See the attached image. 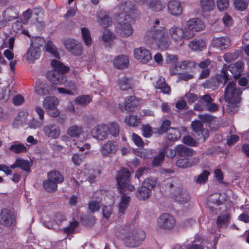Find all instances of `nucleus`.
<instances>
[{"label": "nucleus", "mask_w": 249, "mask_h": 249, "mask_svg": "<svg viewBox=\"0 0 249 249\" xmlns=\"http://www.w3.org/2000/svg\"><path fill=\"white\" fill-rule=\"evenodd\" d=\"M113 66L118 70H124L128 67L129 65V57L125 55H119L113 61Z\"/></svg>", "instance_id": "26"}, {"label": "nucleus", "mask_w": 249, "mask_h": 249, "mask_svg": "<svg viewBox=\"0 0 249 249\" xmlns=\"http://www.w3.org/2000/svg\"><path fill=\"white\" fill-rule=\"evenodd\" d=\"M188 64L187 61L178 62L174 67H170L169 71L171 75H175L178 73V69H184Z\"/></svg>", "instance_id": "45"}, {"label": "nucleus", "mask_w": 249, "mask_h": 249, "mask_svg": "<svg viewBox=\"0 0 249 249\" xmlns=\"http://www.w3.org/2000/svg\"><path fill=\"white\" fill-rule=\"evenodd\" d=\"M136 82L131 77L123 76L117 81V85L121 90H126L131 89L135 86Z\"/></svg>", "instance_id": "28"}, {"label": "nucleus", "mask_w": 249, "mask_h": 249, "mask_svg": "<svg viewBox=\"0 0 249 249\" xmlns=\"http://www.w3.org/2000/svg\"><path fill=\"white\" fill-rule=\"evenodd\" d=\"M135 153L136 155L144 158H150L152 155L153 150L151 149H144L142 151L137 150L135 151Z\"/></svg>", "instance_id": "59"}, {"label": "nucleus", "mask_w": 249, "mask_h": 249, "mask_svg": "<svg viewBox=\"0 0 249 249\" xmlns=\"http://www.w3.org/2000/svg\"><path fill=\"white\" fill-rule=\"evenodd\" d=\"M189 48L194 51H201L206 47L205 42L202 39H194L188 45Z\"/></svg>", "instance_id": "36"}, {"label": "nucleus", "mask_w": 249, "mask_h": 249, "mask_svg": "<svg viewBox=\"0 0 249 249\" xmlns=\"http://www.w3.org/2000/svg\"><path fill=\"white\" fill-rule=\"evenodd\" d=\"M191 127L193 130L197 134L200 139L204 141L209 135V131L207 129H203V124L201 122L196 120L191 123Z\"/></svg>", "instance_id": "24"}, {"label": "nucleus", "mask_w": 249, "mask_h": 249, "mask_svg": "<svg viewBox=\"0 0 249 249\" xmlns=\"http://www.w3.org/2000/svg\"><path fill=\"white\" fill-rule=\"evenodd\" d=\"M48 178L55 183L56 185L58 183H61L64 180L63 176L59 172L57 171H52L49 173L48 174Z\"/></svg>", "instance_id": "44"}, {"label": "nucleus", "mask_w": 249, "mask_h": 249, "mask_svg": "<svg viewBox=\"0 0 249 249\" xmlns=\"http://www.w3.org/2000/svg\"><path fill=\"white\" fill-rule=\"evenodd\" d=\"M64 45L65 48L74 55H80L82 53L81 44L75 39L67 38L64 40Z\"/></svg>", "instance_id": "14"}, {"label": "nucleus", "mask_w": 249, "mask_h": 249, "mask_svg": "<svg viewBox=\"0 0 249 249\" xmlns=\"http://www.w3.org/2000/svg\"><path fill=\"white\" fill-rule=\"evenodd\" d=\"M177 154L180 157L191 156L193 153L192 150L183 145L176 146Z\"/></svg>", "instance_id": "43"}, {"label": "nucleus", "mask_w": 249, "mask_h": 249, "mask_svg": "<svg viewBox=\"0 0 249 249\" xmlns=\"http://www.w3.org/2000/svg\"><path fill=\"white\" fill-rule=\"evenodd\" d=\"M167 8L170 14L175 17L180 16L182 13L181 2L178 0H170L167 3Z\"/></svg>", "instance_id": "23"}, {"label": "nucleus", "mask_w": 249, "mask_h": 249, "mask_svg": "<svg viewBox=\"0 0 249 249\" xmlns=\"http://www.w3.org/2000/svg\"><path fill=\"white\" fill-rule=\"evenodd\" d=\"M145 38L149 47L156 46L161 50L168 49L171 44L166 29L160 25L159 20L155 21L153 26L147 32Z\"/></svg>", "instance_id": "2"}, {"label": "nucleus", "mask_w": 249, "mask_h": 249, "mask_svg": "<svg viewBox=\"0 0 249 249\" xmlns=\"http://www.w3.org/2000/svg\"><path fill=\"white\" fill-rule=\"evenodd\" d=\"M181 137L180 131L177 128H170L168 129V139L172 141H176L179 139Z\"/></svg>", "instance_id": "48"}, {"label": "nucleus", "mask_w": 249, "mask_h": 249, "mask_svg": "<svg viewBox=\"0 0 249 249\" xmlns=\"http://www.w3.org/2000/svg\"><path fill=\"white\" fill-rule=\"evenodd\" d=\"M199 5L203 12H208L214 10L215 3L214 0H199Z\"/></svg>", "instance_id": "35"}, {"label": "nucleus", "mask_w": 249, "mask_h": 249, "mask_svg": "<svg viewBox=\"0 0 249 249\" xmlns=\"http://www.w3.org/2000/svg\"><path fill=\"white\" fill-rule=\"evenodd\" d=\"M155 87L156 89H160L161 91L164 94H170V88L165 83L164 78L160 77L157 80Z\"/></svg>", "instance_id": "38"}, {"label": "nucleus", "mask_w": 249, "mask_h": 249, "mask_svg": "<svg viewBox=\"0 0 249 249\" xmlns=\"http://www.w3.org/2000/svg\"><path fill=\"white\" fill-rule=\"evenodd\" d=\"M81 36L82 38L87 46L91 44L92 39L89 30L85 27L81 28Z\"/></svg>", "instance_id": "49"}, {"label": "nucleus", "mask_w": 249, "mask_h": 249, "mask_svg": "<svg viewBox=\"0 0 249 249\" xmlns=\"http://www.w3.org/2000/svg\"><path fill=\"white\" fill-rule=\"evenodd\" d=\"M3 20L5 21V24L18 17V8L10 7L7 8L2 13Z\"/></svg>", "instance_id": "27"}, {"label": "nucleus", "mask_w": 249, "mask_h": 249, "mask_svg": "<svg viewBox=\"0 0 249 249\" xmlns=\"http://www.w3.org/2000/svg\"><path fill=\"white\" fill-rule=\"evenodd\" d=\"M130 197L127 195L123 194L121 196V201L119 204V213L124 214L128 206Z\"/></svg>", "instance_id": "40"}, {"label": "nucleus", "mask_w": 249, "mask_h": 249, "mask_svg": "<svg viewBox=\"0 0 249 249\" xmlns=\"http://www.w3.org/2000/svg\"><path fill=\"white\" fill-rule=\"evenodd\" d=\"M173 198L180 203H185L190 200V196L187 191L182 187L177 188L172 195Z\"/></svg>", "instance_id": "20"}, {"label": "nucleus", "mask_w": 249, "mask_h": 249, "mask_svg": "<svg viewBox=\"0 0 249 249\" xmlns=\"http://www.w3.org/2000/svg\"><path fill=\"white\" fill-rule=\"evenodd\" d=\"M107 199H110V201L108 202L107 200L106 201V203L105 204V206L102 209V213L104 217L106 218L107 219H109L113 215L112 207L114 201L113 199L111 198L109 196Z\"/></svg>", "instance_id": "33"}, {"label": "nucleus", "mask_w": 249, "mask_h": 249, "mask_svg": "<svg viewBox=\"0 0 249 249\" xmlns=\"http://www.w3.org/2000/svg\"><path fill=\"white\" fill-rule=\"evenodd\" d=\"M9 149L16 154L26 153L27 151V148L24 144L17 142H13Z\"/></svg>", "instance_id": "42"}, {"label": "nucleus", "mask_w": 249, "mask_h": 249, "mask_svg": "<svg viewBox=\"0 0 249 249\" xmlns=\"http://www.w3.org/2000/svg\"><path fill=\"white\" fill-rule=\"evenodd\" d=\"M158 184V180L156 178H146L142 183V185L144 187L149 189L151 192L157 185Z\"/></svg>", "instance_id": "46"}, {"label": "nucleus", "mask_w": 249, "mask_h": 249, "mask_svg": "<svg viewBox=\"0 0 249 249\" xmlns=\"http://www.w3.org/2000/svg\"><path fill=\"white\" fill-rule=\"evenodd\" d=\"M45 41L42 37L39 36L33 37L31 39L30 46H33L34 47H38L43 46L45 44Z\"/></svg>", "instance_id": "54"}, {"label": "nucleus", "mask_w": 249, "mask_h": 249, "mask_svg": "<svg viewBox=\"0 0 249 249\" xmlns=\"http://www.w3.org/2000/svg\"><path fill=\"white\" fill-rule=\"evenodd\" d=\"M229 79V76L227 71L223 68L221 74L216 75L215 78L205 82L203 84V86L204 88L214 89L220 83L224 84Z\"/></svg>", "instance_id": "11"}, {"label": "nucleus", "mask_w": 249, "mask_h": 249, "mask_svg": "<svg viewBox=\"0 0 249 249\" xmlns=\"http://www.w3.org/2000/svg\"><path fill=\"white\" fill-rule=\"evenodd\" d=\"M53 86L46 82L38 81L36 82L34 91L39 96H42L50 94L53 92Z\"/></svg>", "instance_id": "17"}, {"label": "nucleus", "mask_w": 249, "mask_h": 249, "mask_svg": "<svg viewBox=\"0 0 249 249\" xmlns=\"http://www.w3.org/2000/svg\"><path fill=\"white\" fill-rule=\"evenodd\" d=\"M91 101V98L89 95H84L76 97L74 102L81 106H85L89 104Z\"/></svg>", "instance_id": "47"}, {"label": "nucleus", "mask_w": 249, "mask_h": 249, "mask_svg": "<svg viewBox=\"0 0 249 249\" xmlns=\"http://www.w3.org/2000/svg\"><path fill=\"white\" fill-rule=\"evenodd\" d=\"M130 173L126 169L121 170L119 172L116 179L121 193L129 191H133L135 187L129 183Z\"/></svg>", "instance_id": "9"}, {"label": "nucleus", "mask_w": 249, "mask_h": 249, "mask_svg": "<svg viewBox=\"0 0 249 249\" xmlns=\"http://www.w3.org/2000/svg\"><path fill=\"white\" fill-rule=\"evenodd\" d=\"M117 9L116 31L122 37L128 36L132 34L133 29L128 19L134 18L137 7L131 2H125L119 5Z\"/></svg>", "instance_id": "1"}, {"label": "nucleus", "mask_w": 249, "mask_h": 249, "mask_svg": "<svg viewBox=\"0 0 249 249\" xmlns=\"http://www.w3.org/2000/svg\"><path fill=\"white\" fill-rule=\"evenodd\" d=\"M109 127L108 125L101 124L94 126L90 131L92 137L99 141H104L107 138Z\"/></svg>", "instance_id": "13"}, {"label": "nucleus", "mask_w": 249, "mask_h": 249, "mask_svg": "<svg viewBox=\"0 0 249 249\" xmlns=\"http://www.w3.org/2000/svg\"><path fill=\"white\" fill-rule=\"evenodd\" d=\"M51 64L53 70L47 73L49 81L55 85L64 84L67 81L65 73L69 71V68L58 59H53Z\"/></svg>", "instance_id": "6"}, {"label": "nucleus", "mask_w": 249, "mask_h": 249, "mask_svg": "<svg viewBox=\"0 0 249 249\" xmlns=\"http://www.w3.org/2000/svg\"><path fill=\"white\" fill-rule=\"evenodd\" d=\"M59 104V100L55 96H47L42 102L43 107L49 115L53 118L57 117L60 114V112L57 108Z\"/></svg>", "instance_id": "8"}, {"label": "nucleus", "mask_w": 249, "mask_h": 249, "mask_svg": "<svg viewBox=\"0 0 249 249\" xmlns=\"http://www.w3.org/2000/svg\"><path fill=\"white\" fill-rule=\"evenodd\" d=\"M216 6L218 11L221 12L228 9L229 6V0H216Z\"/></svg>", "instance_id": "56"}, {"label": "nucleus", "mask_w": 249, "mask_h": 249, "mask_svg": "<svg viewBox=\"0 0 249 249\" xmlns=\"http://www.w3.org/2000/svg\"><path fill=\"white\" fill-rule=\"evenodd\" d=\"M230 220V215L228 212L221 214L217 217L216 220V224L218 228H216V231H213V229H211L210 232L211 233H214L216 231H219L220 228H225L227 227L229 223Z\"/></svg>", "instance_id": "29"}, {"label": "nucleus", "mask_w": 249, "mask_h": 249, "mask_svg": "<svg viewBox=\"0 0 249 249\" xmlns=\"http://www.w3.org/2000/svg\"><path fill=\"white\" fill-rule=\"evenodd\" d=\"M242 90L236 87L235 83L228 84L225 90V99L227 103L225 110L229 113H234L239 107Z\"/></svg>", "instance_id": "4"}, {"label": "nucleus", "mask_w": 249, "mask_h": 249, "mask_svg": "<svg viewBox=\"0 0 249 249\" xmlns=\"http://www.w3.org/2000/svg\"><path fill=\"white\" fill-rule=\"evenodd\" d=\"M199 159L198 157L190 159H180L176 161L178 167L181 168H187L198 162Z\"/></svg>", "instance_id": "31"}, {"label": "nucleus", "mask_w": 249, "mask_h": 249, "mask_svg": "<svg viewBox=\"0 0 249 249\" xmlns=\"http://www.w3.org/2000/svg\"><path fill=\"white\" fill-rule=\"evenodd\" d=\"M118 149L117 143L114 141H108L101 147V152L104 156H108L115 154Z\"/></svg>", "instance_id": "25"}, {"label": "nucleus", "mask_w": 249, "mask_h": 249, "mask_svg": "<svg viewBox=\"0 0 249 249\" xmlns=\"http://www.w3.org/2000/svg\"><path fill=\"white\" fill-rule=\"evenodd\" d=\"M157 225L161 229L171 230L175 227L176 221L173 216L168 213H164L158 218Z\"/></svg>", "instance_id": "16"}, {"label": "nucleus", "mask_w": 249, "mask_h": 249, "mask_svg": "<svg viewBox=\"0 0 249 249\" xmlns=\"http://www.w3.org/2000/svg\"><path fill=\"white\" fill-rule=\"evenodd\" d=\"M230 44V38L226 36L213 37L211 43L212 47L215 48L219 50H223L229 46Z\"/></svg>", "instance_id": "22"}, {"label": "nucleus", "mask_w": 249, "mask_h": 249, "mask_svg": "<svg viewBox=\"0 0 249 249\" xmlns=\"http://www.w3.org/2000/svg\"><path fill=\"white\" fill-rule=\"evenodd\" d=\"M105 190H99L95 192L92 199L89 202L88 207L92 213L98 211L104 202L107 200L109 196L107 195Z\"/></svg>", "instance_id": "10"}, {"label": "nucleus", "mask_w": 249, "mask_h": 249, "mask_svg": "<svg viewBox=\"0 0 249 249\" xmlns=\"http://www.w3.org/2000/svg\"><path fill=\"white\" fill-rule=\"evenodd\" d=\"M40 55L41 51L40 48L30 46L24 57L28 64H33L39 58Z\"/></svg>", "instance_id": "21"}, {"label": "nucleus", "mask_w": 249, "mask_h": 249, "mask_svg": "<svg viewBox=\"0 0 249 249\" xmlns=\"http://www.w3.org/2000/svg\"><path fill=\"white\" fill-rule=\"evenodd\" d=\"M77 226V222L75 220L70 222L68 226L63 228V231L64 232L70 234L73 233L75 228Z\"/></svg>", "instance_id": "61"}, {"label": "nucleus", "mask_w": 249, "mask_h": 249, "mask_svg": "<svg viewBox=\"0 0 249 249\" xmlns=\"http://www.w3.org/2000/svg\"><path fill=\"white\" fill-rule=\"evenodd\" d=\"M17 164L18 167L28 172L30 171V163L28 160H25L22 158H19L17 159Z\"/></svg>", "instance_id": "51"}, {"label": "nucleus", "mask_w": 249, "mask_h": 249, "mask_svg": "<svg viewBox=\"0 0 249 249\" xmlns=\"http://www.w3.org/2000/svg\"><path fill=\"white\" fill-rule=\"evenodd\" d=\"M222 20L224 25L227 27H231L233 24L232 18L227 14H224Z\"/></svg>", "instance_id": "63"}, {"label": "nucleus", "mask_w": 249, "mask_h": 249, "mask_svg": "<svg viewBox=\"0 0 249 249\" xmlns=\"http://www.w3.org/2000/svg\"><path fill=\"white\" fill-rule=\"evenodd\" d=\"M166 5L164 0H150L148 5V8L153 11L159 12L163 9Z\"/></svg>", "instance_id": "34"}, {"label": "nucleus", "mask_w": 249, "mask_h": 249, "mask_svg": "<svg viewBox=\"0 0 249 249\" xmlns=\"http://www.w3.org/2000/svg\"><path fill=\"white\" fill-rule=\"evenodd\" d=\"M134 58L143 64H146L152 59V55L149 50L143 47L135 49L133 51Z\"/></svg>", "instance_id": "15"}, {"label": "nucleus", "mask_w": 249, "mask_h": 249, "mask_svg": "<svg viewBox=\"0 0 249 249\" xmlns=\"http://www.w3.org/2000/svg\"><path fill=\"white\" fill-rule=\"evenodd\" d=\"M244 63L241 61H238L236 63L230 65L228 70L233 74L235 78H238L244 69Z\"/></svg>", "instance_id": "32"}, {"label": "nucleus", "mask_w": 249, "mask_h": 249, "mask_svg": "<svg viewBox=\"0 0 249 249\" xmlns=\"http://www.w3.org/2000/svg\"><path fill=\"white\" fill-rule=\"evenodd\" d=\"M54 222L56 225L62 226L67 221L64 215L61 213H57L54 216Z\"/></svg>", "instance_id": "64"}, {"label": "nucleus", "mask_w": 249, "mask_h": 249, "mask_svg": "<svg viewBox=\"0 0 249 249\" xmlns=\"http://www.w3.org/2000/svg\"><path fill=\"white\" fill-rule=\"evenodd\" d=\"M45 136L50 139L58 138L60 134L59 127L54 124H49L45 125L42 129Z\"/></svg>", "instance_id": "18"}, {"label": "nucleus", "mask_w": 249, "mask_h": 249, "mask_svg": "<svg viewBox=\"0 0 249 249\" xmlns=\"http://www.w3.org/2000/svg\"><path fill=\"white\" fill-rule=\"evenodd\" d=\"M15 215L13 213L7 209L2 210L0 214V223L4 226L10 227L15 223Z\"/></svg>", "instance_id": "19"}, {"label": "nucleus", "mask_w": 249, "mask_h": 249, "mask_svg": "<svg viewBox=\"0 0 249 249\" xmlns=\"http://www.w3.org/2000/svg\"><path fill=\"white\" fill-rule=\"evenodd\" d=\"M169 34L171 38L178 47L182 46L184 43V39L191 38L190 34L186 27L179 25H174L169 30Z\"/></svg>", "instance_id": "7"}, {"label": "nucleus", "mask_w": 249, "mask_h": 249, "mask_svg": "<svg viewBox=\"0 0 249 249\" xmlns=\"http://www.w3.org/2000/svg\"><path fill=\"white\" fill-rule=\"evenodd\" d=\"M186 28L190 34L191 38L195 35V32L203 30L205 28L204 22L199 18H194L188 20L186 23Z\"/></svg>", "instance_id": "12"}, {"label": "nucleus", "mask_w": 249, "mask_h": 249, "mask_svg": "<svg viewBox=\"0 0 249 249\" xmlns=\"http://www.w3.org/2000/svg\"><path fill=\"white\" fill-rule=\"evenodd\" d=\"M115 38V35L108 29H105L102 36V39L105 42H110Z\"/></svg>", "instance_id": "53"}, {"label": "nucleus", "mask_w": 249, "mask_h": 249, "mask_svg": "<svg viewBox=\"0 0 249 249\" xmlns=\"http://www.w3.org/2000/svg\"><path fill=\"white\" fill-rule=\"evenodd\" d=\"M151 192L149 189L144 187L142 185L136 192V196L140 200H145L151 196Z\"/></svg>", "instance_id": "41"}, {"label": "nucleus", "mask_w": 249, "mask_h": 249, "mask_svg": "<svg viewBox=\"0 0 249 249\" xmlns=\"http://www.w3.org/2000/svg\"><path fill=\"white\" fill-rule=\"evenodd\" d=\"M138 98L134 96L127 97L124 103L119 104V108L122 111H131L132 107L136 105V101Z\"/></svg>", "instance_id": "30"}, {"label": "nucleus", "mask_w": 249, "mask_h": 249, "mask_svg": "<svg viewBox=\"0 0 249 249\" xmlns=\"http://www.w3.org/2000/svg\"><path fill=\"white\" fill-rule=\"evenodd\" d=\"M97 18L98 23L104 27L109 26L111 23L107 13L105 11H100L98 14Z\"/></svg>", "instance_id": "39"}, {"label": "nucleus", "mask_w": 249, "mask_h": 249, "mask_svg": "<svg viewBox=\"0 0 249 249\" xmlns=\"http://www.w3.org/2000/svg\"><path fill=\"white\" fill-rule=\"evenodd\" d=\"M248 3L247 0H234V5L236 9L243 11L247 7Z\"/></svg>", "instance_id": "58"}, {"label": "nucleus", "mask_w": 249, "mask_h": 249, "mask_svg": "<svg viewBox=\"0 0 249 249\" xmlns=\"http://www.w3.org/2000/svg\"><path fill=\"white\" fill-rule=\"evenodd\" d=\"M164 158V152L163 151H160L159 154L154 158L152 162L153 166L158 167L163 162Z\"/></svg>", "instance_id": "60"}, {"label": "nucleus", "mask_w": 249, "mask_h": 249, "mask_svg": "<svg viewBox=\"0 0 249 249\" xmlns=\"http://www.w3.org/2000/svg\"><path fill=\"white\" fill-rule=\"evenodd\" d=\"M108 132L114 137L118 136L119 133V127L117 123L111 122L108 124Z\"/></svg>", "instance_id": "55"}, {"label": "nucleus", "mask_w": 249, "mask_h": 249, "mask_svg": "<svg viewBox=\"0 0 249 249\" xmlns=\"http://www.w3.org/2000/svg\"><path fill=\"white\" fill-rule=\"evenodd\" d=\"M124 123L130 127H137L141 124V118L136 115H129L124 119Z\"/></svg>", "instance_id": "37"}, {"label": "nucleus", "mask_w": 249, "mask_h": 249, "mask_svg": "<svg viewBox=\"0 0 249 249\" xmlns=\"http://www.w3.org/2000/svg\"><path fill=\"white\" fill-rule=\"evenodd\" d=\"M115 234L127 246L132 247L138 245L145 237L143 231L136 229L133 226L117 227L115 229Z\"/></svg>", "instance_id": "3"}, {"label": "nucleus", "mask_w": 249, "mask_h": 249, "mask_svg": "<svg viewBox=\"0 0 249 249\" xmlns=\"http://www.w3.org/2000/svg\"><path fill=\"white\" fill-rule=\"evenodd\" d=\"M67 134L71 137L76 138L72 141L71 146H73L79 151L85 152L86 154L90 149V144L85 142L87 136L82 126L72 125L67 129Z\"/></svg>", "instance_id": "5"}, {"label": "nucleus", "mask_w": 249, "mask_h": 249, "mask_svg": "<svg viewBox=\"0 0 249 249\" xmlns=\"http://www.w3.org/2000/svg\"><path fill=\"white\" fill-rule=\"evenodd\" d=\"M178 59V58L177 55L166 54V62L168 65H173L172 67H174L176 65Z\"/></svg>", "instance_id": "62"}, {"label": "nucleus", "mask_w": 249, "mask_h": 249, "mask_svg": "<svg viewBox=\"0 0 249 249\" xmlns=\"http://www.w3.org/2000/svg\"><path fill=\"white\" fill-rule=\"evenodd\" d=\"M43 120L33 118L27 123L28 127L30 129H36L40 128L43 125Z\"/></svg>", "instance_id": "50"}, {"label": "nucleus", "mask_w": 249, "mask_h": 249, "mask_svg": "<svg viewBox=\"0 0 249 249\" xmlns=\"http://www.w3.org/2000/svg\"><path fill=\"white\" fill-rule=\"evenodd\" d=\"M44 188L49 192L55 191L57 189V185L49 178L43 182Z\"/></svg>", "instance_id": "57"}, {"label": "nucleus", "mask_w": 249, "mask_h": 249, "mask_svg": "<svg viewBox=\"0 0 249 249\" xmlns=\"http://www.w3.org/2000/svg\"><path fill=\"white\" fill-rule=\"evenodd\" d=\"M46 50L47 52L52 54V55L56 58H59V55L55 47L51 41L47 43Z\"/></svg>", "instance_id": "52"}]
</instances>
